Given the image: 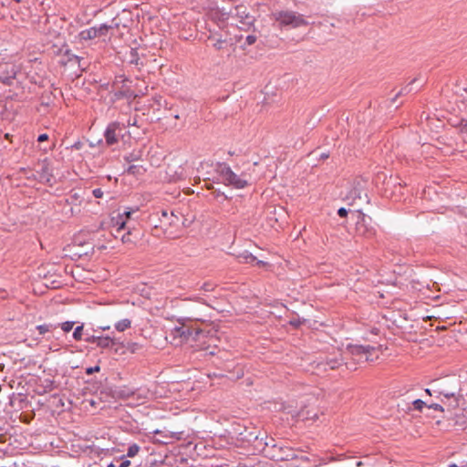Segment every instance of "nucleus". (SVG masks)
Returning <instances> with one entry per match:
<instances>
[{
  "instance_id": "obj_47",
  "label": "nucleus",
  "mask_w": 467,
  "mask_h": 467,
  "mask_svg": "<svg viewBox=\"0 0 467 467\" xmlns=\"http://www.w3.org/2000/svg\"><path fill=\"white\" fill-rule=\"evenodd\" d=\"M202 289H203L204 291H212L213 288V285H212L211 284H207V283H205V284H203V285H202Z\"/></svg>"
},
{
  "instance_id": "obj_23",
  "label": "nucleus",
  "mask_w": 467,
  "mask_h": 467,
  "mask_svg": "<svg viewBox=\"0 0 467 467\" xmlns=\"http://www.w3.org/2000/svg\"><path fill=\"white\" fill-rule=\"evenodd\" d=\"M56 328H57V326H55L53 324H44V325H39L36 327V329H37L39 335H45L46 333L50 332Z\"/></svg>"
},
{
  "instance_id": "obj_60",
  "label": "nucleus",
  "mask_w": 467,
  "mask_h": 467,
  "mask_svg": "<svg viewBox=\"0 0 467 467\" xmlns=\"http://www.w3.org/2000/svg\"><path fill=\"white\" fill-rule=\"evenodd\" d=\"M217 467H223V466H217Z\"/></svg>"
},
{
  "instance_id": "obj_10",
  "label": "nucleus",
  "mask_w": 467,
  "mask_h": 467,
  "mask_svg": "<svg viewBox=\"0 0 467 467\" xmlns=\"http://www.w3.org/2000/svg\"><path fill=\"white\" fill-rule=\"evenodd\" d=\"M135 213L134 210L125 211L123 213V214H120L119 216V218L117 219V222H116V225L118 226L117 233H119L121 230H123L125 228L127 220L130 219L132 213Z\"/></svg>"
},
{
  "instance_id": "obj_55",
  "label": "nucleus",
  "mask_w": 467,
  "mask_h": 467,
  "mask_svg": "<svg viewBox=\"0 0 467 467\" xmlns=\"http://www.w3.org/2000/svg\"><path fill=\"white\" fill-rule=\"evenodd\" d=\"M194 181H195V182H200L201 177L200 176L194 177Z\"/></svg>"
},
{
  "instance_id": "obj_37",
  "label": "nucleus",
  "mask_w": 467,
  "mask_h": 467,
  "mask_svg": "<svg viewBox=\"0 0 467 467\" xmlns=\"http://www.w3.org/2000/svg\"><path fill=\"white\" fill-rule=\"evenodd\" d=\"M92 194L95 198H101L103 196V192L100 188H97L92 191Z\"/></svg>"
},
{
  "instance_id": "obj_8",
  "label": "nucleus",
  "mask_w": 467,
  "mask_h": 467,
  "mask_svg": "<svg viewBox=\"0 0 467 467\" xmlns=\"http://www.w3.org/2000/svg\"><path fill=\"white\" fill-rule=\"evenodd\" d=\"M117 344H118L117 338L111 337L109 336H100L98 340L97 347L103 348V349H108V348H113L114 346H116Z\"/></svg>"
},
{
  "instance_id": "obj_27",
  "label": "nucleus",
  "mask_w": 467,
  "mask_h": 467,
  "mask_svg": "<svg viewBox=\"0 0 467 467\" xmlns=\"http://www.w3.org/2000/svg\"><path fill=\"white\" fill-rule=\"evenodd\" d=\"M192 336H191V339L195 340V341L199 340L201 338V337H202L204 334V331L202 329L196 328V327H192Z\"/></svg>"
},
{
  "instance_id": "obj_7",
  "label": "nucleus",
  "mask_w": 467,
  "mask_h": 467,
  "mask_svg": "<svg viewBox=\"0 0 467 467\" xmlns=\"http://www.w3.org/2000/svg\"><path fill=\"white\" fill-rule=\"evenodd\" d=\"M137 389H132L128 387H120L118 389L114 390L113 397L122 400H128L135 395H138L139 398H146V396H141L140 394L137 393Z\"/></svg>"
},
{
  "instance_id": "obj_24",
  "label": "nucleus",
  "mask_w": 467,
  "mask_h": 467,
  "mask_svg": "<svg viewBox=\"0 0 467 467\" xmlns=\"http://www.w3.org/2000/svg\"><path fill=\"white\" fill-rule=\"evenodd\" d=\"M192 327H182L179 329L181 337H185L186 339H191V336H192Z\"/></svg>"
},
{
  "instance_id": "obj_34",
  "label": "nucleus",
  "mask_w": 467,
  "mask_h": 467,
  "mask_svg": "<svg viewBox=\"0 0 467 467\" xmlns=\"http://www.w3.org/2000/svg\"><path fill=\"white\" fill-rule=\"evenodd\" d=\"M280 460H288L289 458H293L294 457V453L291 451L290 449H287V452L285 453L284 455H280L278 456Z\"/></svg>"
},
{
  "instance_id": "obj_20",
  "label": "nucleus",
  "mask_w": 467,
  "mask_h": 467,
  "mask_svg": "<svg viewBox=\"0 0 467 467\" xmlns=\"http://www.w3.org/2000/svg\"><path fill=\"white\" fill-rule=\"evenodd\" d=\"M121 348H125V349L130 353H136L142 348V346L136 342H127L126 344H121Z\"/></svg>"
},
{
  "instance_id": "obj_41",
  "label": "nucleus",
  "mask_w": 467,
  "mask_h": 467,
  "mask_svg": "<svg viewBox=\"0 0 467 467\" xmlns=\"http://www.w3.org/2000/svg\"><path fill=\"white\" fill-rule=\"evenodd\" d=\"M68 61L69 62H74V63H77V64H79L80 62V57L76 56V55H70L69 57H68Z\"/></svg>"
},
{
  "instance_id": "obj_2",
  "label": "nucleus",
  "mask_w": 467,
  "mask_h": 467,
  "mask_svg": "<svg viewBox=\"0 0 467 467\" xmlns=\"http://www.w3.org/2000/svg\"><path fill=\"white\" fill-rule=\"evenodd\" d=\"M356 232L358 236H361L366 239H372L377 234V230L372 219L360 212L356 223Z\"/></svg>"
},
{
  "instance_id": "obj_21",
  "label": "nucleus",
  "mask_w": 467,
  "mask_h": 467,
  "mask_svg": "<svg viewBox=\"0 0 467 467\" xmlns=\"http://www.w3.org/2000/svg\"><path fill=\"white\" fill-rule=\"evenodd\" d=\"M125 160L128 164L131 163H137V162H143V161L140 159V152H131L129 155L125 157Z\"/></svg>"
},
{
  "instance_id": "obj_59",
  "label": "nucleus",
  "mask_w": 467,
  "mask_h": 467,
  "mask_svg": "<svg viewBox=\"0 0 467 467\" xmlns=\"http://www.w3.org/2000/svg\"><path fill=\"white\" fill-rule=\"evenodd\" d=\"M313 414H310V417H306V419H312Z\"/></svg>"
},
{
  "instance_id": "obj_26",
  "label": "nucleus",
  "mask_w": 467,
  "mask_h": 467,
  "mask_svg": "<svg viewBox=\"0 0 467 467\" xmlns=\"http://www.w3.org/2000/svg\"><path fill=\"white\" fill-rule=\"evenodd\" d=\"M84 325L78 326L73 332V338L77 341L82 339Z\"/></svg>"
},
{
  "instance_id": "obj_49",
  "label": "nucleus",
  "mask_w": 467,
  "mask_h": 467,
  "mask_svg": "<svg viewBox=\"0 0 467 467\" xmlns=\"http://www.w3.org/2000/svg\"><path fill=\"white\" fill-rule=\"evenodd\" d=\"M203 182H204V183H205V186H206L208 189L212 188V187H211V183H210V178H206V179H204V180H203Z\"/></svg>"
},
{
  "instance_id": "obj_18",
  "label": "nucleus",
  "mask_w": 467,
  "mask_h": 467,
  "mask_svg": "<svg viewBox=\"0 0 467 467\" xmlns=\"http://www.w3.org/2000/svg\"><path fill=\"white\" fill-rule=\"evenodd\" d=\"M239 262L244 264H252L256 261V257L248 251H244L237 255Z\"/></svg>"
},
{
  "instance_id": "obj_19",
  "label": "nucleus",
  "mask_w": 467,
  "mask_h": 467,
  "mask_svg": "<svg viewBox=\"0 0 467 467\" xmlns=\"http://www.w3.org/2000/svg\"><path fill=\"white\" fill-rule=\"evenodd\" d=\"M130 326H131V321L129 318H124V319L118 321L115 324V328L119 332H123L126 329L130 328Z\"/></svg>"
},
{
  "instance_id": "obj_15",
  "label": "nucleus",
  "mask_w": 467,
  "mask_h": 467,
  "mask_svg": "<svg viewBox=\"0 0 467 467\" xmlns=\"http://www.w3.org/2000/svg\"><path fill=\"white\" fill-rule=\"evenodd\" d=\"M79 37L82 40H91L98 37L96 28L94 26L82 30L79 33Z\"/></svg>"
},
{
  "instance_id": "obj_42",
  "label": "nucleus",
  "mask_w": 467,
  "mask_h": 467,
  "mask_svg": "<svg viewBox=\"0 0 467 467\" xmlns=\"http://www.w3.org/2000/svg\"><path fill=\"white\" fill-rule=\"evenodd\" d=\"M130 53H131V56H132V58H131L130 62L138 65V57H137L136 50L135 49H131Z\"/></svg>"
},
{
  "instance_id": "obj_57",
  "label": "nucleus",
  "mask_w": 467,
  "mask_h": 467,
  "mask_svg": "<svg viewBox=\"0 0 467 467\" xmlns=\"http://www.w3.org/2000/svg\"><path fill=\"white\" fill-rule=\"evenodd\" d=\"M425 393H427V394H428V395H430V396L431 395V390H430L429 389H425Z\"/></svg>"
},
{
  "instance_id": "obj_5",
  "label": "nucleus",
  "mask_w": 467,
  "mask_h": 467,
  "mask_svg": "<svg viewBox=\"0 0 467 467\" xmlns=\"http://www.w3.org/2000/svg\"><path fill=\"white\" fill-rule=\"evenodd\" d=\"M118 130H120L119 122L114 121L108 125L104 133L105 140L108 146H111L118 142Z\"/></svg>"
},
{
  "instance_id": "obj_33",
  "label": "nucleus",
  "mask_w": 467,
  "mask_h": 467,
  "mask_svg": "<svg viewBox=\"0 0 467 467\" xmlns=\"http://www.w3.org/2000/svg\"><path fill=\"white\" fill-rule=\"evenodd\" d=\"M428 408L432 409L437 411H441V412L444 411L443 407L438 403L430 404V405H428Z\"/></svg>"
},
{
  "instance_id": "obj_14",
  "label": "nucleus",
  "mask_w": 467,
  "mask_h": 467,
  "mask_svg": "<svg viewBox=\"0 0 467 467\" xmlns=\"http://www.w3.org/2000/svg\"><path fill=\"white\" fill-rule=\"evenodd\" d=\"M453 425L458 427L460 430L467 429V417L463 414H456L452 419Z\"/></svg>"
},
{
  "instance_id": "obj_44",
  "label": "nucleus",
  "mask_w": 467,
  "mask_h": 467,
  "mask_svg": "<svg viewBox=\"0 0 467 467\" xmlns=\"http://www.w3.org/2000/svg\"><path fill=\"white\" fill-rule=\"evenodd\" d=\"M48 139V136L47 134L44 133V134H40L37 138V140L39 142H43V141H46Z\"/></svg>"
},
{
  "instance_id": "obj_30",
  "label": "nucleus",
  "mask_w": 467,
  "mask_h": 467,
  "mask_svg": "<svg viewBox=\"0 0 467 467\" xmlns=\"http://www.w3.org/2000/svg\"><path fill=\"white\" fill-rule=\"evenodd\" d=\"M75 325L73 321H66L61 324V328L64 332H69Z\"/></svg>"
},
{
  "instance_id": "obj_58",
  "label": "nucleus",
  "mask_w": 467,
  "mask_h": 467,
  "mask_svg": "<svg viewBox=\"0 0 467 467\" xmlns=\"http://www.w3.org/2000/svg\"><path fill=\"white\" fill-rule=\"evenodd\" d=\"M317 419V413H315V414L313 415V417H312V420H316Z\"/></svg>"
},
{
  "instance_id": "obj_39",
  "label": "nucleus",
  "mask_w": 467,
  "mask_h": 467,
  "mask_svg": "<svg viewBox=\"0 0 467 467\" xmlns=\"http://www.w3.org/2000/svg\"><path fill=\"white\" fill-rule=\"evenodd\" d=\"M121 344L120 342L118 341V344L115 346L116 348H114V352L115 353H120V354H123L124 353V349L125 348H121Z\"/></svg>"
},
{
  "instance_id": "obj_17",
  "label": "nucleus",
  "mask_w": 467,
  "mask_h": 467,
  "mask_svg": "<svg viewBox=\"0 0 467 467\" xmlns=\"http://www.w3.org/2000/svg\"><path fill=\"white\" fill-rule=\"evenodd\" d=\"M242 9H244L243 6H237L235 8L236 15L241 17V22H243L245 25H251L254 21V18L250 16L248 14H245V10Z\"/></svg>"
},
{
  "instance_id": "obj_25",
  "label": "nucleus",
  "mask_w": 467,
  "mask_h": 467,
  "mask_svg": "<svg viewBox=\"0 0 467 467\" xmlns=\"http://www.w3.org/2000/svg\"><path fill=\"white\" fill-rule=\"evenodd\" d=\"M140 450V446L138 444H136V443H133V444L129 446L128 451H127V456L128 457H134L135 455L138 454Z\"/></svg>"
},
{
  "instance_id": "obj_56",
  "label": "nucleus",
  "mask_w": 467,
  "mask_h": 467,
  "mask_svg": "<svg viewBox=\"0 0 467 467\" xmlns=\"http://www.w3.org/2000/svg\"><path fill=\"white\" fill-rule=\"evenodd\" d=\"M108 467H119V465L117 466L116 464H114L113 462L109 463L108 465Z\"/></svg>"
},
{
  "instance_id": "obj_32",
  "label": "nucleus",
  "mask_w": 467,
  "mask_h": 467,
  "mask_svg": "<svg viewBox=\"0 0 467 467\" xmlns=\"http://www.w3.org/2000/svg\"><path fill=\"white\" fill-rule=\"evenodd\" d=\"M100 370V367L99 366H95V367H89V368H86V373L88 375H91L95 372H99Z\"/></svg>"
},
{
  "instance_id": "obj_29",
  "label": "nucleus",
  "mask_w": 467,
  "mask_h": 467,
  "mask_svg": "<svg viewBox=\"0 0 467 467\" xmlns=\"http://www.w3.org/2000/svg\"><path fill=\"white\" fill-rule=\"evenodd\" d=\"M417 81L416 78H414L410 83H409L405 88H403L398 94L397 96H400V95H403V94H408L410 92H411L413 90L412 88V85Z\"/></svg>"
},
{
  "instance_id": "obj_50",
  "label": "nucleus",
  "mask_w": 467,
  "mask_h": 467,
  "mask_svg": "<svg viewBox=\"0 0 467 467\" xmlns=\"http://www.w3.org/2000/svg\"><path fill=\"white\" fill-rule=\"evenodd\" d=\"M318 156L322 160H327L329 157L328 153H320Z\"/></svg>"
},
{
  "instance_id": "obj_52",
  "label": "nucleus",
  "mask_w": 467,
  "mask_h": 467,
  "mask_svg": "<svg viewBox=\"0 0 467 467\" xmlns=\"http://www.w3.org/2000/svg\"><path fill=\"white\" fill-rule=\"evenodd\" d=\"M265 264H266L265 262L256 259V265H257L263 266V265H265Z\"/></svg>"
},
{
  "instance_id": "obj_35",
  "label": "nucleus",
  "mask_w": 467,
  "mask_h": 467,
  "mask_svg": "<svg viewBox=\"0 0 467 467\" xmlns=\"http://www.w3.org/2000/svg\"><path fill=\"white\" fill-rule=\"evenodd\" d=\"M265 446L272 447V448H278L280 451L283 450V448L281 446H278L276 443H275V440L272 438L270 439L269 441L265 442Z\"/></svg>"
},
{
  "instance_id": "obj_54",
  "label": "nucleus",
  "mask_w": 467,
  "mask_h": 467,
  "mask_svg": "<svg viewBox=\"0 0 467 467\" xmlns=\"http://www.w3.org/2000/svg\"><path fill=\"white\" fill-rule=\"evenodd\" d=\"M99 328L102 329V330H108V329H109V326H104V327H100Z\"/></svg>"
},
{
  "instance_id": "obj_51",
  "label": "nucleus",
  "mask_w": 467,
  "mask_h": 467,
  "mask_svg": "<svg viewBox=\"0 0 467 467\" xmlns=\"http://www.w3.org/2000/svg\"><path fill=\"white\" fill-rule=\"evenodd\" d=\"M161 215H162V217L169 219V214H168L167 211L162 210L161 211Z\"/></svg>"
},
{
  "instance_id": "obj_12",
  "label": "nucleus",
  "mask_w": 467,
  "mask_h": 467,
  "mask_svg": "<svg viewBox=\"0 0 467 467\" xmlns=\"http://www.w3.org/2000/svg\"><path fill=\"white\" fill-rule=\"evenodd\" d=\"M117 24H111V25H107V24H101L98 26H94V28H96V31H97V35H98V37H103V36H108L109 33L112 34V30L117 27Z\"/></svg>"
},
{
  "instance_id": "obj_6",
  "label": "nucleus",
  "mask_w": 467,
  "mask_h": 467,
  "mask_svg": "<svg viewBox=\"0 0 467 467\" xmlns=\"http://www.w3.org/2000/svg\"><path fill=\"white\" fill-rule=\"evenodd\" d=\"M216 179L217 182L213 181V182H222L225 186H234L236 189H242L247 184V182L241 177H216Z\"/></svg>"
},
{
  "instance_id": "obj_4",
  "label": "nucleus",
  "mask_w": 467,
  "mask_h": 467,
  "mask_svg": "<svg viewBox=\"0 0 467 467\" xmlns=\"http://www.w3.org/2000/svg\"><path fill=\"white\" fill-rule=\"evenodd\" d=\"M439 394L442 395L446 399H453V401L450 404L452 408L459 407L461 400H463V395L460 387H455L451 389H440Z\"/></svg>"
},
{
  "instance_id": "obj_38",
  "label": "nucleus",
  "mask_w": 467,
  "mask_h": 467,
  "mask_svg": "<svg viewBox=\"0 0 467 467\" xmlns=\"http://www.w3.org/2000/svg\"><path fill=\"white\" fill-rule=\"evenodd\" d=\"M348 213V211L344 207H341L337 210L338 216H340L342 218L347 217Z\"/></svg>"
},
{
  "instance_id": "obj_1",
  "label": "nucleus",
  "mask_w": 467,
  "mask_h": 467,
  "mask_svg": "<svg viewBox=\"0 0 467 467\" xmlns=\"http://www.w3.org/2000/svg\"><path fill=\"white\" fill-rule=\"evenodd\" d=\"M273 18L279 23L280 26H292L294 28L305 26L308 22L303 15L294 11H278L272 14Z\"/></svg>"
},
{
  "instance_id": "obj_16",
  "label": "nucleus",
  "mask_w": 467,
  "mask_h": 467,
  "mask_svg": "<svg viewBox=\"0 0 467 467\" xmlns=\"http://www.w3.org/2000/svg\"><path fill=\"white\" fill-rule=\"evenodd\" d=\"M214 171L218 175H235L226 163H217Z\"/></svg>"
},
{
  "instance_id": "obj_22",
  "label": "nucleus",
  "mask_w": 467,
  "mask_h": 467,
  "mask_svg": "<svg viewBox=\"0 0 467 467\" xmlns=\"http://www.w3.org/2000/svg\"><path fill=\"white\" fill-rule=\"evenodd\" d=\"M227 46L233 47L232 43H229L226 39H223L222 37L216 38L215 42L213 43V47L217 50H221L225 48Z\"/></svg>"
},
{
  "instance_id": "obj_40",
  "label": "nucleus",
  "mask_w": 467,
  "mask_h": 467,
  "mask_svg": "<svg viewBox=\"0 0 467 467\" xmlns=\"http://www.w3.org/2000/svg\"><path fill=\"white\" fill-rule=\"evenodd\" d=\"M350 196L351 197H358V198H361L360 194H361V192L359 190H358L357 188H354L350 192H349Z\"/></svg>"
},
{
  "instance_id": "obj_48",
  "label": "nucleus",
  "mask_w": 467,
  "mask_h": 467,
  "mask_svg": "<svg viewBox=\"0 0 467 467\" xmlns=\"http://www.w3.org/2000/svg\"><path fill=\"white\" fill-rule=\"evenodd\" d=\"M42 180L41 182H47V183H49L51 179H56V177H46V176H43V177H40Z\"/></svg>"
},
{
  "instance_id": "obj_43",
  "label": "nucleus",
  "mask_w": 467,
  "mask_h": 467,
  "mask_svg": "<svg viewBox=\"0 0 467 467\" xmlns=\"http://www.w3.org/2000/svg\"><path fill=\"white\" fill-rule=\"evenodd\" d=\"M205 167H213V163H210V162H208V161H206V162H202V163H201L202 171H204ZM205 172L210 173V172H211V171H205Z\"/></svg>"
},
{
  "instance_id": "obj_28",
  "label": "nucleus",
  "mask_w": 467,
  "mask_h": 467,
  "mask_svg": "<svg viewBox=\"0 0 467 467\" xmlns=\"http://www.w3.org/2000/svg\"><path fill=\"white\" fill-rule=\"evenodd\" d=\"M412 406H413V409L415 410L421 411L422 409L425 406H427V405H426L425 401H423L422 400L418 399V400H415L412 401Z\"/></svg>"
},
{
  "instance_id": "obj_45",
  "label": "nucleus",
  "mask_w": 467,
  "mask_h": 467,
  "mask_svg": "<svg viewBox=\"0 0 467 467\" xmlns=\"http://www.w3.org/2000/svg\"><path fill=\"white\" fill-rule=\"evenodd\" d=\"M130 231L126 234L122 235V237H121L122 242L123 243L130 242Z\"/></svg>"
},
{
  "instance_id": "obj_46",
  "label": "nucleus",
  "mask_w": 467,
  "mask_h": 467,
  "mask_svg": "<svg viewBox=\"0 0 467 467\" xmlns=\"http://www.w3.org/2000/svg\"><path fill=\"white\" fill-rule=\"evenodd\" d=\"M130 465V461L129 460H123L119 463V467H129Z\"/></svg>"
},
{
  "instance_id": "obj_53",
  "label": "nucleus",
  "mask_w": 467,
  "mask_h": 467,
  "mask_svg": "<svg viewBox=\"0 0 467 467\" xmlns=\"http://www.w3.org/2000/svg\"><path fill=\"white\" fill-rule=\"evenodd\" d=\"M317 155V152L313 151V152L310 153L309 157L310 158H316Z\"/></svg>"
},
{
  "instance_id": "obj_36",
  "label": "nucleus",
  "mask_w": 467,
  "mask_h": 467,
  "mask_svg": "<svg viewBox=\"0 0 467 467\" xmlns=\"http://www.w3.org/2000/svg\"><path fill=\"white\" fill-rule=\"evenodd\" d=\"M256 41V36H254V35H249L246 36V39H245V42L247 45L251 46L253 44H254Z\"/></svg>"
},
{
  "instance_id": "obj_11",
  "label": "nucleus",
  "mask_w": 467,
  "mask_h": 467,
  "mask_svg": "<svg viewBox=\"0 0 467 467\" xmlns=\"http://www.w3.org/2000/svg\"><path fill=\"white\" fill-rule=\"evenodd\" d=\"M36 171L37 173H40V175H50L52 172L50 161L47 159L38 161L36 166Z\"/></svg>"
},
{
  "instance_id": "obj_31",
  "label": "nucleus",
  "mask_w": 467,
  "mask_h": 467,
  "mask_svg": "<svg viewBox=\"0 0 467 467\" xmlns=\"http://www.w3.org/2000/svg\"><path fill=\"white\" fill-rule=\"evenodd\" d=\"M100 336H96V335H87V337L84 338V340L87 342V343H89V344H98V340Z\"/></svg>"
},
{
  "instance_id": "obj_13",
  "label": "nucleus",
  "mask_w": 467,
  "mask_h": 467,
  "mask_svg": "<svg viewBox=\"0 0 467 467\" xmlns=\"http://www.w3.org/2000/svg\"><path fill=\"white\" fill-rule=\"evenodd\" d=\"M127 171L132 175H141L146 172V169L144 168L142 162H137L129 164Z\"/></svg>"
},
{
  "instance_id": "obj_9",
  "label": "nucleus",
  "mask_w": 467,
  "mask_h": 467,
  "mask_svg": "<svg viewBox=\"0 0 467 467\" xmlns=\"http://www.w3.org/2000/svg\"><path fill=\"white\" fill-rule=\"evenodd\" d=\"M344 363V358L341 354L333 358H327L325 363H320L319 365L324 366L326 369L328 367L330 369H335L340 367Z\"/></svg>"
},
{
  "instance_id": "obj_3",
  "label": "nucleus",
  "mask_w": 467,
  "mask_h": 467,
  "mask_svg": "<svg viewBox=\"0 0 467 467\" xmlns=\"http://www.w3.org/2000/svg\"><path fill=\"white\" fill-rule=\"evenodd\" d=\"M377 348L373 346H363V345H352L349 344L347 347V351L353 357L361 359L363 357L365 361H373V353Z\"/></svg>"
}]
</instances>
